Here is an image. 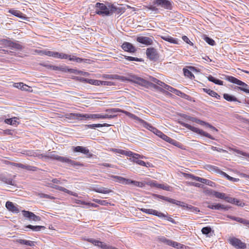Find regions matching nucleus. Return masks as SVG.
Returning <instances> with one entry per match:
<instances>
[{
	"label": "nucleus",
	"instance_id": "cd10ccee",
	"mask_svg": "<svg viewBox=\"0 0 249 249\" xmlns=\"http://www.w3.org/2000/svg\"><path fill=\"white\" fill-rule=\"evenodd\" d=\"M202 90L208 94L209 95L216 98L217 99H220V95H219L215 91L211 90V89H208L206 88L202 89Z\"/></svg>",
	"mask_w": 249,
	"mask_h": 249
},
{
	"label": "nucleus",
	"instance_id": "f3484780",
	"mask_svg": "<svg viewBox=\"0 0 249 249\" xmlns=\"http://www.w3.org/2000/svg\"><path fill=\"white\" fill-rule=\"evenodd\" d=\"M5 207L9 211L13 213H18L19 212L18 205H15L12 202L7 201Z\"/></svg>",
	"mask_w": 249,
	"mask_h": 249
},
{
	"label": "nucleus",
	"instance_id": "0eeeda50",
	"mask_svg": "<svg viewBox=\"0 0 249 249\" xmlns=\"http://www.w3.org/2000/svg\"><path fill=\"white\" fill-rule=\"evenodd\" d=\"M182 125L186 128L191 130V131L200 134L201 136L206 137L210 139L214 140V138L210 134L204 131L203 130L200 129L197 127L193 126L189 124L186 123H182Z\"/></svg>",
	"mask_w": 249,
	"mask_h": 249
},
{
	"label": "nucleus",
	"instance_id": "8fccbe9b",
	"mask_svg": "<svg viewBox=\"0 0 249 249\" xmlns=\"http://www.w3.org/2000/svg\"><path fill=\"white\" fill-rule=\"evenodd\" d=\"M23 169L32 171H36L38 170L37 167L29 165H24Z\"/></svg>",
	"mask_w": 249,
	"mask_h": 249
},
{
	"label": "nucleus",
	"instance_id": "bb28decb",
	"mask_svg": "<svg viewBox=\"0 0 249 249\" xmlns=\"http://www.w3.org/2000/svg\"><path fill=\"white\" fill-rule=\"evenodd\" d=\"M185 176L188 178H191L193 180H195L196 181H198L201 183H206V181L204 180L203 178H201L199 177L195 176V175L191 174H185Z\"/></svg>",
	"mask_w": 249,
	"mask_h": 249
},
{
	"label": "nucleus",
	"instance_id": "5fc2aeb1",
	"mask_svg": "<svg viewBox=\"0 0 249 249\" xmlns=\"http://www.w3.org/2000/svg\"><path fill=\"white\" fill-rule=\"evenodd\" d=\"M204 39L208 44L211 46H214L215 44L214 40L208 36H205Z\"/></svg>",
	"mask_w": 249,
	"mask_h": 249
},
{
	"label": "nucleus",
	"instance_id": "0e129e2a",
	"mask_svg": "<svg viewBox=\"0 0 249 249\" xmlns=\"http://www.w3.org/2000/svg\"><path fill=\"white\" fill-rule=\"evenodd\" d=\"M182 39L186 43H187L191 46L193 45V43L190 40V39L187 36H182Z\"/></svg>",
	"mask_w": 249,
	"mask_h": 249
},
{
	"label": "nucleus",
	"instance_id": "2eb2a0df",
	"mask_svg": "<svg viewBox=\"0 0 249 249\" xmlns=\"http://www.w3.org/2000/svg\"><path fill=\"white\" fill-rule=\"evenodd\" d=\"M49 186L51 188H53V189H56V190H59V191H62V192H64L66 193H67L69 195H70L71 196H75V197H77L78 198H81L82 197L81 196H78V194L76 193H74L72 191H71L67 189H66L65 188H64L63 187H61V186H58V185H54V184H49Z\"/></svg>",
	"mask_w": 249,
	"mask_h": 249
},
{
	"label": "nucleus",
	"instance_id": "2f4dec72",
	"mask_svg": "<svg viewBox=\"0 0 249 249\" xmlns=\"http://www.w3.org/2000/svg\"><path fill=\"white\" fill-rule=\"evenodd\" d=\"M50 158L52 159L57 160L61 162H64L66 157L60 156L55 153V152H52L51 154Z\"/></svg>",
	"mask_w": 249,
	"mask_h": 249
},
{
	"label": "nucleus",
	"instance_id": "5701e85b",
	"mask_svg": "<svg viewBox=\"0 0 249 249\" xmlns=\"http://www.w3.org/2000/svg\"><path fill=\"white\" fill-rule=\"evenodd\" d=\"M7 45L11 49H15L18 50H20L22 49V46L20 44L10 41H7Z\"/></svg>",
	"mask_w": 249,
	"mask_h": 249
},
{
	"label": "nucleus",
	"instance_id": "864d4df0",
	"mask_svg": "<svg viewBox=\"0 0 249 249\" xmlns=\"http://www.w3.org/2000/svg\"><path fill=\"white\" fill-rule=\"evenodd\" d=\"M132 184L135 186L142 188L145 186V182L133 180L132 182Z\"/></svg>",
	"mask_w": 249,
	"mask_h": 249
},
{
	"label": "nucleus",
	"instance_id": "b1692460",
	"mask_svg": "<svg viewBox=\"0 0 249 249\" xmlns=\"http://www.w3.org/2000/svg\"><path fill=\"white\" fill-rule=\"evenodd\" d=\"M212 194L213 196H214L215 197L220 198V199H224L226 202H227V200L226 198L228 197V196H227L226 195V194H225L224 193H220V192H217L215 191H213L212 193Z\"/></svg>",
	"mask_w": 249,
	"mask_h": 249
},
{
	"label": "nucleus",
	"instance_id": "e433bc0d",
	"mask_svg": "<svg viewBox=\"0 0 249 249\" xmlns=\"http://www.w3.org/2000/svg\"><path fill=\"white\" fill-rule=\"evenodd\" d=\"M64 162L68 163L73 166H83V164L82 163H81L80 162H76L74 160H71L67 157H66Z\"/></svg>",
	"mask_w": 249,
	"mask_h": 249
},
{
	"label": "nucleus",
	"instance_id": "4468645a",
	"mask_svg": "<svg viewBox=\"0 0 249 249\" xmlns=\"http://www.w3.org/2000/svg\"><path fill=\"white\" fill-rule=\"evenodd\" d=\"M22 213L25 218L28 219L29 220L34 221H39L41 220V217L36 215L33 212L23 210Z\"/></svg>",
	"mask_w": 249,
	"mask_h": 249
},
{
	"label": "nucleus",
	"instance_id": "c756f323",
	"mask_svg": "<svg viewBox=\"0 0 249 249\" xmlns=\"http://www.w3.org/2000/svg\"><path fill=\"white\" fill-rule=\"evenodd\" d=\"M113 108H114L107 109L106 110V111L108 112V113L107 114H101V119H112V118L116 117L117 115L112 114V113H114L113 112H110L107 111L108 110L113 109Z\"/></svg>",
	"mask_w": 249,
	"mask_h": 249
},
{
	"label": "nucleus",
	"instance_id": "6ab92c4d",
	"mask_svg": "<svg viewBox=\"0 0 249 249\" xmlns=\"http://www.w3.org/2000/svg\"><path fill=\"white\" fill-rule=\"evenodd\" d=\"M226 198L227 199V202L240 207H244V206H245V203L237 198L231 197L229 196H228V197H227Z\"/></svg>",
	"mask_w": 249,
	"mask_h": 249
},
{
	"label": "nucleus",
	"instance_id": "39448f33",
	"mask_svg": "<svg viewBox=\"0 0 249 249\" xmlns=\"http://www.w3.org/2000/svg\"><path fill=\"white\" fill-rule=\"evenodd\" d=\"M140 210L144 213L154 215L160 218H166L168 221L172 222V223H176L175 220L171 216L167 215V213H166V214H165L161 212H158L157 210H153L152 209L141 208L140 209Z\"/></svg>",
	"mask_w": 249,
	"mask_h": 249
},
{
	"label": "nucleus",
	"instance_id": "09e8293b",
	"mask_svg": "<svg viewBox=\"0 0 249 249\" xmlns=\"http://www.w3.org/2000/svg\"><path fill=\"white\" fill-rule=\"evenodd\" d=\"M208 170L213 171L218 173H219L220 174V172H223L222 171H221L217 167L209 165H208Z\"/></svg>",
	"mask_w": 249,
	"mask_h": 249
},
{
	"label": "nucleus",
	"instance_id": "a878e982",
	"mask_svg": "<svg viewBox=\"0 0 249 249\" xmlns=\"http://www.w3.org/2000/svg\"><path fill=\"white\" fill-rule=\"evenodd\" d=\"M161 38L163 40H164L166 41L169 42L171 43H173V44H178V39L177 38H173L171 36H161Z\"/></svg>",
	"mask_w": 249,
	"mask_h": 249
},
{
	"label": "nucleus",
	"instance_id": "a211bd4d",
	"mask_svg": "<svg viewBox=\"0 0 249 249\" xmlns=\"http://www.w3.org/2000/svg\"><path fill=\"white\" fill-rule=\"evenodd\" d=\"M122 49L125 52L135 53L136 51L135 47L130 43L124 42L122 45Z\"/></svg>",
	"mask_w": 249,
	"mask_h": 249
},
{
	"label": "nucleus",
	"instance_id": "473e14b6",
	"mask_svg": "<svg viewBox=\"0 0 249 249\" xmlns=\"http://www.w3.org/2000/svg\"><path fill=\"white\" fill-rule=\"evenodd\" d=\"M36 52L40 55H46L49 56H53L54 52L49 50H36Z\"/></svg>",
	"mask_w": 249,
	"mask_h": 249
},
{
	"label": "nucleus",
	"instance_id": "6e6552de",
	"mask_svg": "<svg viewBox=\"0 0 249 249\" xmlns=\"http://www.w3.org/2000/svg\"><path fill=\"white\" fill-rule=\"evenodd\" d=\"M85 240L92 244L95 246L100 248L101 249H118L115 247L107 245L103 242H101L93 238H88L85 239Z\"/></svg>",
	"mask_w": 249,
	"mask_h": 249
},
{
	"label": "nucleus",
	"instance_id": "3c124183",
	"mask_svg": "<svg viewBox=\"0 0 249 249\" xmlns=\"http://www.w3.org/2000/svg\"><path fill=\"white\" fill-rule=\"evenodd\" d=\"M71 201L72 203H75L77 204H80V205H86V203H87V202H86L84 200L77 199V198H73L71 199Z\"/></svg>",
	"mask_w": 249,
	"mask_h": 249
},
{
	"label": "nucleus",
	"instance_id": "4d7b16f0",
	"mask_svg": "<svg viewBox=\"0 0 249 249\" xmlns=\"http://www.w3.org/2000/svg\"><path fill=\"white\" fill-rule=\"evenodd\" d=\"M124 58L128 61H135L137 62H141L142 61V58H139L138 57H134L132 56H124Z\"/></svg>",
	"mask_w": 249,
	"mask_h": 249
},
{
	"label": "nucleus",
	"instance_id": "e2e57ef3",
	"mask_svg": "<svg viewBox=\"0 0 249 249\" xmlns=\"http://www.w3.org/2000/svg\"><path fill=\"white\" fill-rule=\"evenodd\" d=\"M74 116H77L74 115V113H67L64 115V117L69 120H74Z\"/></svg>",
	"mask_w": 249,
	"mask_h": 249
},
{
	"label": "nucleus",
	"instance_id": "338daca9",
	"mask_svg": "<svg viewBox=\"0 0 249 249\" xmlns=\"http://www.w3.org/2000/svg\"><path fill=\"white\" fill-rule=\"evenodd\" d=\"M101 85L104 86H113L115 85L114 82L111 81H101Z\"/></svg>",
	"mask_w": 249,
	"mask_h": 249
},
{
	"label": "nucleus",
	"instance_id": "7ed1b4c3",
	"mask_svg": "<svg viewBox=\"0 0 249 249\" xmlns=\"http://www.w3.org/2000/svg\"><path fill=\"white\" fill-rule=\"evenodd\" d=\"M96 7L99 8V10L96 11V13L99 15L103 16H107L115 12L116 8L112 6L110 9L108 8L107 6L103 3L97 2L96 4Z\"/></svg>",
	"mask_w": 249,
	"mask_h": 249
},
{
	"label": "nucleus",
	"instance_id": "9d476101",
	"mask_svg": "<svg viewBox=\"0 0 249 249\" xmlns=\"http://www.w3.org/2000/svg\"><path fill=\"white\" fill-rule=\"evenodd\" d=\"M229 242L237 249H245L247 247L246 244L236 237H231L229 239Z\"/></svg>",
	"mask_w": 249,
	"mask_h": 249
},
{
	"label": "nucleus",
	"instance_id": "a19ab883",
	"mask_svg": "<svg viewBox=\"0 0 249 249\" xmlns=\"http://www.w3.org/2000/svg\"><path fill=\"white\" fill-rule=\"evenodd\" d=\"M110 125L107 124H87L86 126L89 128H93L95 129L96 127H100L104 126H109Z\"/></svg>",
	"mask_w": 249,
	"mask_h": 249
},
{
	"label": "nucleus",
	"instance_id": "423d86ee",
	"mask_svg": "<svg viewBox=\"0 0 249 249\" xmlns=\"http://www.w3.org/2000/svg\"><path fill=\"white\" fill-rule=\"evenodd\" d=\"M128 157L131 158L130 159V160L131 161L138 165L143 166H147V164H149V163H146L144 161L141 160L140 159H143L144 158V156L138 153H134L131 151Z\"/></svg>",
	"mask_w": 249,
	"mask_h": 249
},
{
	"label": "nucleus",
	"instance_id": "69168bd1",
	"mask_svg": "<svg viewBox=\"0 0 249 249\" xmlns=\"http://www.w3.org/2000/svg\"><path fill=\"white\" fill-rule=\"evenodd\" d=\"M101 119V114H91V119Z\"/></svg>",
	"mask_w": 249,
	"mask_h": 249
},
{
	"label": "nucleus",
	"instance_id": "f03ea898",
	"mask_svg": "<svg viewBox=\"0 0 249 249\" xmlns=\"http://www.w3.org/2000/svg\"><path fill=\"white\" fill-rule=\"evenodd\" d=\"M107 111L110 112H121L124 113L128 117L138 121L144 128H146L147 129L149 130L150 131H151L153 130V128L154 127L151 124L148 123L144 120L141 119L140 118L138 117L135 115L124 110H122L120 108H113L108 110Z\"/></svg>",
	"mask_w": 249,
	"mask_h": 249
},
{
	"label": "nucleus",
	"instance_id": "052dcab7",
	"mask_svg": "<svg viewBox=\"0 0 249 249\" xmlns=\"http://www.w3.org/2000/svg\"><path fill=\"white\" fill-rule=\"evenodd\" d=\"M211 228L210 227H205L202 229V233L204 234H208L211 231Z\"/></svg>",
	"mask_w": 249,
	"mask_h": 249
},
{
	"label": "nucleus",
	"instance_id": "a18cd8bd",
	"mask_svg": "<svg viewBox=\"0 0 249 249\" xmlns=\"http://www.w3.org/2000/svg\"><path fill=\"white\" fill-rule=\"evenodd\" d=\"M172 247L180 249H185L186 248L185 245L174 241H173Z\"/></svg>",
	"mask_w": 249,
	"mask_h": 249
},
{
	"label": "nucleus",
	"instance_id": "20e7f679",
	"mask_svg": "<svg viewBox=\"0 0 249 249\" xmlns=\"http://www.w3.org/2000/svg\"><path fill=\"white\" fill-rule=\"evenodd\" d=\"M226 79L230 82L239 85V87H237L239 90L249 93V86L246 83L232 76H227Z\"/></svg>",
	"mask_w": 249,
	"mask_h": 249
},
{
	"label": "nucleus",
	"instance_id": "6e6d98bb",
	"mask_svg": "<svg viewBox=\"0 0 249 249\" xmlns=\"http://www.w3.org/2000/svg\"><path fill=\"white\" fill-rule=\"evenodd\" d=\"M13 86L15 88L19 89H22V88H23V87H28V86L26 84H24L22 82H19V83H14L13 84Z\"/></svg>",
	"mask_w": 249,
	"mask_h": 249
},
{
	"label": "nucleus",
	"instance_id": "4be33fe9",
	"mask_svg": "<svg viewBox=\"0 0 249 249\" xmlns=\"http://www.w3.org/2000/svg\"><path fill=\"white\" fill-rule=\"evenodd\" d=\"M109 151L113 152L115 153H118L121 155H125L128 157L131 151H126L120 149L111 148L109 149Z\"/></svg>",
	"mask_w": 249,
	"mask_h": 249
},
{
	"label": "nucleus",
	"instance_id": "de8ad7c7",
	"mask_svg": "<svg viewBox=\"0 0 249 249\" xmlns=\"http://www.w3.org/2000/svg\"><path fill=\"white\" fill-rule=\"evenodd\" d=\"M227 217L231 220H235L239 223H243L244 222V219L240 217H235L231 215H227Z\"/></svg>",
	"mask_w": 249,
	"mask_h": 249
},
{
	"label": "nucleus",
	"instance_id": "412c9836",
	"mask_svg": "<svg viewBox=\"0 0 249 249\" xmlns=\"http://www.w3.org/2000/svg\"><path fill=\"white\" fill-rule=\"evenodd\" d=\"M196 69L194 67H189V69L184 68L183 70L184 75L190 79L195 78L194 75L192 73V71H195Z\"/></svg>",
	"mask_w": 249,
	"mask_h": 249
},
{
	"label": "nucleus",
	"instance_id": "dca6fc26",
	"mask_svg": "<svg viewBox=\"0 0 249 249\" xmlns=\"http://www.w3.org/2000/svg\"><path fill=\"white\" fill-rule=\"evenodd\" d=\"M161 139L164 140L165 141L178 147L179 148H181L182 144L180 143L179 142H178L177 141L174 140L170 137L167 136L165 134H163L162 135H161V137H160Z\"/></svg>",
	"mask_w": 249,
	"mask_h": 249
},
{
	"label": "nucleus",
	"instance_id": "393cba45",
	"mask_svg": "<svg viewBox=\"0 0 249 249\" xmlns=\"http://www.w3.org/2000/svg\"><path fill=\"white\" fill-rule=\"evenodd\" d=\"M81 81L82 82H86V83H89L90 84L94 85H97V86L101 85V81H100V80L83 78L81 79Z\"/></svg>",
	"mask_w": 249,
	"mask_h": 249
},
{
	"label": "nucleus",
	"instance_id": "58836bf2",
	"mask_svg": "<svg viewBox=\"0 0 249 249\" xmlns=\"http://www.w3.org/2000/svg\"><path fill=\"white\" fill-rule=\"evenodd\" d=\"M26 228H29L33 230V231H39L41 230H44L45 229V227L43 226H33L31 225H28L26 226Z\"/></svg>",
	"mask_w": 249,
	"mask_h": 249
},
{
	"label": "nucleus",
	"instance_id": "1a4fd4ad",
	"mask_svg": "<svg viewBox=\"0 0 249 249\" xmlns=\"http://www.w3.org/2000/svg\"><path fill=\"white\" fill-rule=\"evenodd\" d=\"M154 4L164 9L170 10L173 7V2L169 0H156Z\"/></svg>",
	"mask_w": 249,
	"mask_h": 249
},
{
	"label": "nucleus",
	"instance_id": "f704fd0d",
	"mask_svg": "<svg viewBox=\"0 0 249 249\" xmlns=\"http://www.w3.org/2000/svg\"><path fill=\"white\" fill-rule=\"evenodd\" d=\"M68 57V54H67L64 53H62L54 52L53 57L67 59Z\"/></svg>",
	"mask_w": 249,
	"mask_h": 249
},
{
	"label": "nucleus",
	"instance_id": "ea45409f",
	"mask_svg": "<svg viewBox=\"0 0 249 249\" xmlns=\"http://www.w3.org/2000/svg\"><path fill=\"white\" fill-rule=\"evenodd\" d=\"M223 98L227 101L229 102H236L237 101V99L232 95H231L228 93H224L223 94Z\"/></svg>",
	"mask_w": 249,
	"mask_h": 249
},
{
	"label": "nucleus",
	"instance_id": "37998d69",
	"mask_svg": "<svg viewBox=\"0 0 249 249\" xmlns=\"http://www.w3.org/2000/svg\"><path fill=\"white\" fill-rule=\"evenodd\" d=\"M68 57L67 59H68L70 61H75L78 63H81L84 61V59L80 57H78L75 56H71V55L68 54Z\"/></svg>",
	"mask_w": 249,
	"mask_h": 249
},
{
	"label": "nucleus",
	"instance_id": "f257e3e1",
	"mask_svg": "<svg viewBox=\"0 0 249 249\" xmlns=\"http://www.w3.org/2000/svg\"><path fill=\"white\" fill-rule=\"evenodd\" d=\"M131 79L118 74H104L103 77L105 79H117L121 81H132L133 82L140 85L142 86L148 87L150 85V83L146 80L135 75H131Z\"/></svg>",
	"mask_w": 249,
	"mask_h": 249
},
{
	"label": "nucleus",
	"instance_id": "f8f14e48",
	"mask_svg": "<svg viewBox=\"0 0 249 249\" xmlns=\"http://www.w3.org/2000/svg\"><path fill=\"white\" fill-rule=\"evenodd\" d=\"M154 37L153 36L147 37L143 36H138L136 41L141 44L146 46L151 45L153 44Z\"/></svg>",
	"mask_w": 249,
	"mask_h": 249
},
{
	"label": "nucleus",
	"instance_id": "c03bdc74",
	"mask_svg": "<svg viewBox=\"0 0 249 249\" xmlns=\"http://www.w3.org/2000/svg\"><path fill=\"white\" fill-rule=\"evenodd\" d=\"M8 13H9L18 18H22V13L18 10L11 9L9 10Z\"/></svg>",
	"mask_w": 249,
	"mask_h": 249
},
{
	"label": "nucleus",
	"instance_id": "774afa93",
	"mask_svg": "<svg viewBox=\"0 0 249 249\" xmlns=\"http://www.w3.org/2000/svg\"><path fill=\"white\" fill-rule=\"evenodd\" d=\"M233 150H234V151H235L237 153H238L239 154H240V155H243L244 156L247 157H248L249 158V154L247 153L246 152H243L242 151L236 150V149H234Z\"/></svg>",
	"mask_w": 249,
	"mask_h": 249
},
{
	"label": "nucleus",
	"instance_id": "bf43d9fd",
	"mask_svg": "<svg viewBox=\"0 0 249 249\" xmlns=\"http://www.w3.org/2000/svg\"><path fill=\"white\" fill-rule=\"evenodd\" d=\"M158 188H160L164 190L169 191L170 186L166 184H159L158 186Z\"/></svg>",
	"mask_w": 249,
	"mask_h": 249
},
{
	"label": "nucleus",
	"instance_id": "13d9d810",
	"mask_svg": "<svg viewBox=\"0 0 249 249\" xmlns=\"http://www.w3.org/2000/svg\"><path fill=\"white\" fill-rule=\"evenodd\" d=\"M33 155L34 156L37 157L38 158L40 159H43V158H48L49 157L47 156L43 155V154H41L40 153V152L38 150L35 151L33 153Z\"/></svg>",
	"mask_w": 249,
	"mask_h": 249
},
{
	"label": "nucleus",
	"instance_id": "49530a36",
	"mask_svg": "<svg viewBox=\"0 0 249 249\" xmlns=\"http://www.w3.org/2000/svg\"><path fill=\"white\" fill-rule=\"evenodd\" d=\"M150 78V80L151 81L157 84L160 87H163L164 86V84H165L164 82L159 80V79H158L155 77H151Z\"/></svg>",
	"mask_w": 249,
	"mask_h": 249
},
{
	"label": "nucleus",
	"instance_id": "79ce46f5",
	"mask_svg": "<svg viewBox=\"0 0 249 249\" xmlns=\"http://www.w3.org/2000/svg\"><path fill=\"white\" fill-rule=\"evenodd\" d=\"M220 175L224 176L229 180L231 181H233V182H236V181H239V178H233V177H231L229 175H228L227 174H226L224 172H220Z\"/></svg>",
	"mask_w": 249,
	"mask_h": 249
},
{
	"label": "nucleus",
	"instance_id": "9b49d317",
	"mask_svg": "<svg viewBox=\"0 0 249 249\" xmlns=\"http://www.w3.org/2000/svg\"><path fill=\"white\" fill-rule=\"evenodd\" d=\"M146 54L149 59L151 60H156L159 58V54L157 50L153 48L150 47L146 49Z\"/></svg>",
	"mask_w": 249,
	"mask_h": 249
},
{
	"label": "nucleus",
	"instance_id": "ddd939ff",
	"mask_svg": "<svg viewBox=\"0 0 249 249\" xmlns=\"http://www.w3.org/2000/svg\"><path fill=\"white\" fill-rule=\"evenodd\" d=\"M73 152H80L85 154L89 158H91L93 154L89 152V150L86 147L82 146H73L72 148Z\"/></svg>",
	"mask_w": 249,
	"mask_h": 249
},
{
	"label": "nucleus",
	"instance_id": "4c0bfd02",
	"mask_svg": "<svg viewBox=\"0 0 249 249\" xmlns=\"http://www.w3.org/2000/svg\"><path fill=\"white\" fill-rule=\"evenodd\" d=\"M207 78H208V79L209 80V81L212 82L215 84H217L218 85H223L224 82L223 81L219 80V79H215L214 77H213V76H212L211 75H210L209 76H208Z\"/></svg>",
	"mask_w": 249,
	"mask_h": 249
},
{
	"label": "nucleus",
	"instance_id": "c85d7f7f",
	"mask_svg": "<svg viewBox=\"0 0 249 249\" xmlns=\"http://www.w3.org/2000/svg\"><path fill=\"white\" fill-rule=\"evenodd\" d=\"M44 66L46 67L48 69H50L53 70L54 71H62L66 72V68L61 67H58L56 66L52 65H44Z\"/></svg>",
	"mask_w": 249,
	"mask_h": 249
},
{
	"label": "nucleus",
	"instance_id": "aec40b11",
	"mask_svg": "<svg viewBox=\"0 0 249 249\" xmlns=\"http://www.w3.org/2000/svg\"><path fill=\"white\" fill-rule=\"evenodd\" d=\"M207 207L209 209L213 210H224L227 211L230 209V207L221 204L220 203L213 204L209 205Z\"/></svg>",
	"mask_w": 249,
	"mask_h": 249
},
{
	"label": "nucleus",
	"instance_id": "7c9ffc66",
	"mask_svg": "<svg viewBox=\"0 0 249 249\" xmlns=\"http://www.w3.org/2000/svg\"><path fill=\"white\" fill-rule=\"evenodd\" d=\"M18 118L16 117H13L10 119H6L4 120V122L8 124L16 125L18 124Z\"/></svg>",
	"mask_w": 249,
	"mask_h": 249
},
{
	"label": "nucleus",
	"instance_id": "680f3d73",
	"mask_svg": "<svg viewBox=\"0 0 249 249\" xmlns=\"http://www.w3.org/2000/svg\"><path fill=\"white\" fill-rule=\"evenodd\" d=\"M162 88L169 90V91H170L171 92H173V93H174V92L176 89H174V88L171 87L170 86H169L166 84H165L164 86Z\"/></svg>",
	"mask_w": 249,
	"mask_h": 249
},
{
	"label": "nucleus",
	"instance_id": "c9c22d12",
	"mask_svg": "<svg viewBox=\"0 0 249 249\" xmlns=\"http://www.w3.org/2000/svg\"><path fill=\"white\" fill-rule=\"evenodd\" d=\"M95 191L101 194H108L112 192L111 189L103 187L95 189Z\"/></svg>",
	"mask_w": 249,
	"mask_h": 249
},
{
	"label": "nucleus",
	"instance_id": "72a5a7b5",
	"mask_svg": "<svg viewBox=\"0 0 249 249\" xmlns=\"http://www.w3.org/2000/svg\"><path fill=\"white\" fill-rule=\"evenodd\" d=\"M18 243H19L21 244L26 245L31 247L35 246V244L37 243V242L35 241L26 240L24 239H19L18 240Z\"/></svg>",
	"mask_w": 249,
	"mask_h": 249
},
{
	"label": "nucleus",
	"instance_id": "603ef678",
	"mask_svg": "<svg viewBox=\"0 0 249 249\" xmlns=\"http://www.w3.org/2000/svg\"><path fill=\"white\" fill-rule=\"evenodd\" d=\"M93 201L95 203H97L102 206H107L109 204V203L107 202L106 200H102L98 199H93Z\"/></svg>",
	"mask_w": 249,
	"mask_h": 249
}]
</instances>
